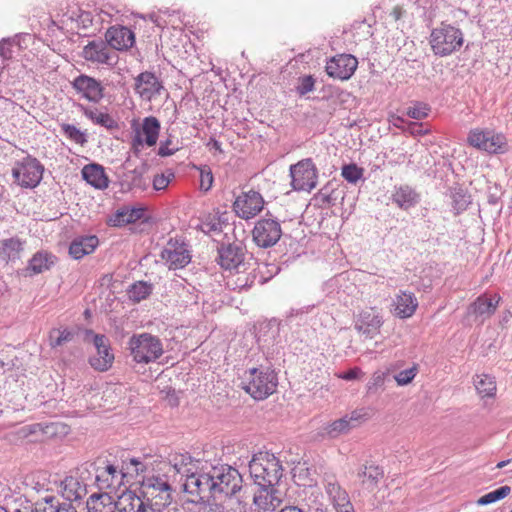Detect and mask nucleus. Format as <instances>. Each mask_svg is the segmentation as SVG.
I'll return each instance as SVG.
<instances>
[{"label": "nucleus", "instance_id": "13d9d810", "mask_svg": "<svg viewBox=\"0 0 512 512\" xmlns=\"http://www.w3.org/2000/svg\"><path fill=\"white\" fill-rule=\"evenodd\" d=\"M173 178L174 174L170 171L167 173L157 174L153 179V188L158 191L164 190Z\"/></svg>", "mask_w": 512, "mask_h": 512}, {"label": "nucleus", "instance_id": "bf43d9fd", "mask_svg": "<svg viewBox=\"0 0 512 512\" xmlns=\"http://www.w3.org/2000/svg\"><path fill=\"white\" fill-rule=\"evenodd\" d=\"M315 80L311 75L304 76L299 79L296 91L299 95H305L314 90Z\"/></svg>", "mask_w": 512, "mask_h": 512}, {"label": "nucleus", "instance_id": "6ab92c4d", "mask_svg": "<svg viewBox=\"0 0 512 512\" xmlns=\"http://www.w3.org/2000/svg\"><path fill=\"white\" fill-rule=\"evenodd\" d=\"M383 324L381 314L375 308L362 310L355 321V329L366 338H374Z\"/></svg>", "mask_w": 512, "mask_h": 512}, {"label": "nucleus", "instance_id": "aec40b11", "mask_svg": "<svg viewBox=\"0 0 512 512\" xmlns=\"http://www.w3.org/2000/svg\"><path fill=\"white\" fill-rule=\"evenodd\" d=\"M500 300L501 297L498 294L484 293L467 307L466 314L468 317L474 316L484 321L495 313Z\"/></svg>", "mask_w": 512, "mask_h": 512}, {"label": "nucleus", "instance_id": "412c9836", "mask_svg": "<svg viewBox=\"0 0 512 512\" xmlns=\"http://www.w3.org/2000/svg\"><path fill=\"white\" fill-rule=\"evenodd\" d=\"M277 485L258 486L253 497V503L259 510L275 511L283 502L284 494Z\"/></svg>", "mask_w": 512, "mask_h": 512}, {"label": "nucleus", "instance_id": "7c9ffc66", "mask_svg": "<svg viewBox=\"0 0 512 512\" xmlns=\"http://www.w3.org/2000/svg\"><path fill=\"white\" fill-rule=\"evenodd\" d=\"M57 257L52 253L41 250L36 252L29 260L26 271L29 275L41 274L50 270L56 263Z\"/></svg>", "mask_w": 512, "mask_h": 512}, {"label": "nucleus", "instance_id": "ea45409f", "mask_svg": "<svg viewBox=\"0 0 512 512\" xmlns=\"http://www.w3.org/2000/svg\"><path fill=\"white\" fill-rule=\"evenodd\" d=\"M392 199L401 209L406 210L418 203V194L409 186H400L396 188Z\"/></svg>", "mask_w": 512, "mask_h": 512}, {"label": "nucleus", "instance_id": "a211bd4d", "mask_svg": "<svg viewBox=\"0 0 512 512\" xmlns=\"http://www.w3.org/2000/svg\"><path fill=\"white\" fill-rule=\"evenodd\" d=\"M71 505H61L57 497L46 495L37 502L32 503L27 499H19L15 512H68Z\"/></svg>", "mask_w": 512, "mask_h": 512}, {"label": "nucleus", "instance_id": "79ce46f5", "mask_svg": "<svg viewBox=\"0 0 512 512\" xmlns=\"http://www.w3.org/2000/svg\"><path fill=\"white\" fill-rule=\"evenodd\" d=\"M62 426L59 423H33L31 424V436L33 441H40L44 437H54Z\"/></svg>", "mask_w": 512, "mask_h": 512}, {"label": "nucleus", "instance_id": "37998d69", "mask_svg": "<svg viewBox=\"0 0 512 512\" xmlns=\"http://www.w3.org/2000/svg\"><path fill=\"white\" fill-rule=\"evenodd\" d=\"M475 388L482 397H492L496 392L494 377L486 374L477 375L474 380Z\"/></svg>", "mask_w": 512, "mask_h": 512}, {"label": "nucleus", "instance_id": "c9c22d12", "mask_svg": "<svg viewBox=\"0 0 512 512\" xmlns=\"http://www.w3.org/2000/svg\"><path fill=\"white\" fill-rule=\"evenodd\" d=\"M98 238L96 236H82L75 238L69 247V254L74 259H81L87 254L92 253L98 246Z\"/></svg>", "mask_w": 512, "mask_h": 512}, {"label": "nucleus", "instance_id": "774afa93", "mask_svg": "<svg viewBox=\"0 0 512 512\" xmlns=\"http://www.w3.org/2000/svg\"><path fill=\"white\" fill-rule=\"evenodd\" d=\"M361 371L357 368L355 369H351L347 372H345L341 378L345 379V380H354L358 377V374L360 373Z\"/></svg>", "mask_w": 512, "mask_h": 512}, {"label": "nucleus", "instance_id": "dca6fc26", "mask_svg": "<svg viewBox=\"0 0 512 512\" xmlns=\"http://www.w3.org/2000/svg\"><path fill=\"white\" fill-rule=\"evenodd\" d=\"M358 66V60L351 54H338L330 58L325 70L327 74L339 80H348L352 77Z\"/></svg>", "mask_w": 512, "mask_h": 512}, {"label": "nucleus", "instance_id": "f03ea898", "mask_svg": "<svg viewBox=\"0 0 512 512\" xmlns=\"http://www.w3.org/2000/svg\"><path fill=\"white\" fill-rule=\"evenodd\" d=\"M140 492L149 508L148 512H182L172 502V488L162 477H147L143 479Z\"/></svg>", "mask_w": 512, "mask_h": 512}, {"label": "nucleus", "instance_id": "3c124183", "mask_svg": "<svg viewBox=\"0 0 512 512\" xmlns=\"http://www.w3.org/2000/svg\"><path fill=\"white\" fill-rule=\"evenodd\" d=\"M60 127L62 133L71 141L81 145L87 142L85 133L80 131L76 126L63 123Z\"/></svg>", "mask_w": 512, "mask_h": 512}, {"label": "nucleus", "instance_id": "6e6552de", "mask_svg": "<svg viewBox=\"0 0 512 512\" xmlns=\"http://www.w3.org/2000/svg\"><path fill=\"white\" fill-rule=\"evenodd\" d=\"M369 413L364 409L354 410L342 418L329 422L321 427L320 435L324 438L336 439L347 435L353 429L358 427L363 421L367 420Z\"/></svg>", "mask_w": 512, "mask_h": 512}, {"label": "nucleus", "instance_id": "58836bf2", "mask_svg": "<svg viewBox=\"0 0 512 512\" xmlns=\"http://www.w3.org/2000/svg\"><path fill=\"white\" fill-rule=\"evenodd\" d=\"M144 208L124 206L117 210L111 220L114 226H123L140 220L144 215Z\"/></svg>", "mask_w": 512, "mask_h": 512}, {"label": "nucleus", "instance_id": "6e6d98bb", "mask_svg": "<svg viewBox=\"0 0 512 512\" xmlns=\"http://www.w3.org/2000/svg\"><path fill=\"white\" fill-rule=\"evenodd\" d=\"M77 18L74 19L73 16L70 17V21L76 24L77 29H87L90 26H93L95 18L93 17L91 12L78 10Z\"/></svg>", "mask_w": 512, "mask_h": 512}, {"label": "nucleus", "instance_id": "473e14b6", "mask_svg": "<svg viewBox=\"0 0 512 512\" xmlns=\"http://www.w3.org/2000/svg\"><path fill=\"white\" fill-rule=\"evenodd\" d=\"M60 493L70 502L78 501L87 494L86 484L76 477H66L60 484Z\"/></svg>", "mask_w": 512, "mask_h": 512}, {"label": "nucleus", "instance_id": "2f4dec72", "mask_svg": "<svg viewBox=\"0 0 512 512\" xmlns=\"http://www.w3.org/2000/svg\"><path fill=\"white\" fill-rule=\"evenodd\" d=\"M85 59L101 64L113 65L116 62L115 55H112L104 43H89L83 51Z\"/></svg>", "mask_w": 512, "mask_h": 512}, {"label": "nucleus", "instance_id": "b1692460", "mask_svg": "<svg viewBox=\"0 0 512 512\" xmlns=\"http://www.w3.org/2000/svg\"><path fill=\"white\" fill-rule=\"evenodd\" d=\"M245 249L240 244L232 243L218 249V262L226 270L238 269L243 265Z\"/></svg>", "mask_w": 512, "mask_h": 512}, {"label": "nucleus", "instance_id": "9d476101", "mask_svg": "<svg viewBox=\"0 0 512 512\" xmlns=\"http://www.w3.org/2000/svg\"><path fill=\"white\" fill-rule=\"evenodd\" d=\"M89 339L93 341L96 348V354L89 358V364L100 372L109 370L114 362V354L111 351L108 338L104 335L95 334L92 330H87L86 340Z\"/></svg>", "mask_w": 512, "mask_h": 512}, {"label": "nucleus", "instance_id": "603ef678", "mask_svg": "<svg viewBox=\"0 0 512 512\" xmlns=\"http://www.w3.org/2000/svg\"><path fill=\"white\" fill-rule=\"evenodd\" d=\"M342 177L349 183L355 184L363 176V169L355 164L344 165L341 171Z\"/></svg>", "mask_w": 512, "mask_h": 512}, {"label": "nucleus", "instance_id": "c03bdc74", "mask_svg": "<svg viewBox=\"0 0 512 512\" xmlns=\"http://www.w3.org/2000/svg\"><path fill=\"white\" fill-rule=\"evenodd\" d=\"M107 44L115 50H126L135 43V34H105Z\"/></svg>", "mask_w": 512, "mask_h": 512}, {"label": "nucleus", "instance_id": "2eb2a0df", "mask_svg": "<svg viewBox=\"0 0 512 512\" xmlns=\"http://www.w3.org/2000/svg\"><path fill=\"white\" fill-rule=\"evenodd\" d=\"M324 489L336 512H355L347 491L334 475L324 476Z\"/></svg>", "mask_w": 512, "mask_h": 512}, {"label": "nucleus", "instance_id": "f704fd0d", "mask_svg": "<svg viewBox=\"0 0 512 512\" xmlns=\"http://www.w3.org/2000/svg\"><path fill=\"white\" fill-rule=\"evenodd\" d=\"M117 512H148L142 493L128 491L121 495Z\"/></svg>", "mask_w": 512, "mask_h": 512}, {"label": "nucleus", "instance_id": "423d86ee", "mask_svg": "<svg viewBox=\"0 0 512 512\" xmlns=\"http://www.w3.org/2000/svg\"><path fill=\"white\" fill-rule=\"evenodd\" d=\"M128 344L133 360L137 363L154 362L163 354L161 340L149 333L133 335Z\"/></svg>", "mask_w": 512, "mask_h": 512}, {"label": "nucleus", "instance_id": "a19ab883", "mask_svg": "<svg viewBox=\"0 0 512 512\" xmlns=\"http://www.w3.org/2000/svg\"><path fill=\"white\" fill-rule=\"evenodd\" d=\"M76 333L69 327L53 328L49 332V346L53 349L66 345L73 341Z\"/></svg>", "mask_w": 512, "mask_h": 512}, {"label": "nucleus", "instance_id": "de8ad7c7", "mask_svg": "<svg viewBox=\"0 0 512 512\" xmlns=\"http://www.w3.org/2000/svg\"><path fill=\"white\" fill-rule=\"evenodd\" d=\"M83 112L87 118L98 125L109 129L115 126L114 120L107 113L99 112L97 109L89 108H83Z\"/></svg>", "mask_w": 512, "mask_h": 512}, {"label": "nucleus", "instance_id": "39448f33", "mask_svg": "<svg viewBox=\"0 0 512 512\" xmlns=\"http://www.w3.org/2000/svg\"><path fill=\"white\" fill-rule=\"evenodd\" d=\"M277 383L274 371L252 368L244 372L240 385L254 399L263 400L274 393Z\"/></svg>", "mask_w": 512, "mask_h": 512}, {"label": "nucleus", "instance_id": "20e7f679", "mask_svg": "<svg viewBox=\"0 0 512 512\" xmlns=\"http://www.w3.org/2000/svg\"><path fill=\"white\" fill-rule=\"evenodd\" d=\"M249 471L257 486L277 485L283 475L280 460L269 452L255 454L249 462Z\"/></svg>", "mask_w": 512, "mask_h": 512}, {"label": "nucleus", "instance_id": "f257e3e1", "mask_svg": "<svg viewBox=\"0 0 512 512\" xmlns=\"http://www.w3.org/2000/svg\"><path fill=\"white\" fill-rule=\"evenodd\" d=\"M199 461L189 455L173 458L172 468L183 481V490L191 495L208 494L214 499L237 495L243 487L239 471L229 465L210 466L206 471L198 472Z\"/></svg>", "mask_w": 512, "mask_h": 512}, {"label": "nucleus", "instance_id": "49530a36", "mask_svg": "<svg viewBox=\"0 0 512 512\" xmlns=\"http://www.w3.org/2000/svg\"><path fill=\"white\" fill-rule=\"evenodd\" d=\"M510 492H511V488L509 486H501V487L497 488L496 490L491 491V492L479 497L476 500V504L479 506H485V505L495 503V502L507 497L510 494Z\"/></svg>", "mask_w": 512, "mask_h": 512}, {"label": "nucleus", "instance_id": "393cba45", "mask_svg": "<svg viewBox=\"0 0 512 512\" xmlns=\"http://www.w3.org/2000/svg\"><path fill=\"white\" fill-rule=\"evenodd\" d=\"M72 84L77 92L91 102H99L103 97L101 83L92 77L80 75L74 79Z\"/></svg>", "mask_w": 512, "mask_h": 512}, {"label": "nucleus", "instance_id": "a878e982", "mask_svg": "<svg viewBox=\"0 0 512 512\" xmlns=\"http://www.w3.org/2000/svg\"><path fill=\"white\" fill-rule=\"evenodd\" d=\"M418 307V301L414 293L400 291L392 302V313L401 319L410 318Z\"/></svg>", "mask_w": 512, "mask_h": 512}, {"label": "nucleus", "instance_id": "f3484780", "mask_svg": "<svg viewBox=\"0 0 512 512\" xmlns=\"http://www.w3.org/2000/svg\"><path fill=\"white\" fill-rule=\"evenodd\" d=\"M264 200L260 193L250 190L239 195L233 203L235 213L242 219L248 220L263 209Z\"/></svg>", "mask_w": 512, "mask_h": 512}, {"label": "nucleus", "instance_id": "680f3d73", "mask_svg": "<svg viewBox=\"0 0 512 512\" xmlns=\"http://www.w3.org/2000/svg\"><path fill=\"white\" fill-rule=\"evenodd\" d=\"M213 184V175L210 169L203 168L200 170V188L208 191Z\"/></svg>", "mask_w": 512, "mask_h": 512}, {"label": "nucleus", "instance_id": "09e8293b", "mask_svg": "<svg viewBox=\"0 0 512 512\" xmlns=\"http://www.w3.org/2000/svg\"><path fill=\"white\" fill-rule=\"evenodd\" d=\"M152 292V287L146 282H137L129 289V298L133 301L140 302L147 298Z\"/></svg>", "mask_w": 512, "mask_h": 512}, {"label": "nucleus", "instance_id": "4d7b16f0", "mask_svg": "<svg viewBox=\"0 0 512 512\" xmlns=\"http://www.w3.org/2000/svg\"><path fill=\"white\" fill-rule=\"evenodd\" d=\"M469 204V196H467L462 190H456L452 193V205L456 214L466 210Z\"/></svg>", "mask_w": 512, "mask_h": 512}, {"label": "nucleus", "instance_id": "f8f14e48", "mask_svg": "<svg viewBox=\"0 0 512 512\" xmlns=\"http://www.w3.org/2000/svg\"><path fill=\"white\" fill-rule=\"evenodd\" d=\"M291 185L298 191H311L317 183V170L311 159H304L290 167Z\"/></svg>", "mask_w": 512, "mask_h": 512}, {"label": "nucleus", "instance_id": "bb28decb", "mask_svg": "<svg viewBox=\"0 0 512 512\" xmlns=\"http://www.w3.org/2000/svg\"><path fill=\"white\" fill-rule=\"evenodd\" d=\"M430 44L436 55L446 56L460 48L463 38L456 34H431Z\"/></svg>", "mask_w": 512, "mask_h": 512}, {"label": "nucleus", "instance_id": "338daca9", "mask_svg": "<svg viewBox=\"0 0 512 512\" xmlns=\"http://www.w3.org/2000/svg\"><path fill=\"white\" fill-rule=\"evenodd\" d=\"M214 215H216V220L220 224L222 230L223 226H226L229 222V214L227 212H217Z\"/></svg>", "mask_w": 512, "mask_h": 512}, {"label": "nucleus", "instance_id": "ddd939ff", "mask_svg": "<svg viewBox=\"0 0 512 512\" xmlns=\"http://www.w3.org/2000/svg\"><path fill=\"white\" fill-rule=\"evenodd\" d=\"M160 129L161 125L156 117H145L142 124L134 128L135 135L132 139L133 151L138 153L144 144L148 147L156 145Z\"/></svg>", "mask_w": 512, "mask_h": 512}, {"label": "nucleus", "instance_id": "9b49d317", "mask_svg": "<svg viewBox=\"0 0 512 512\" xmlns=\"http://www.w3.org/2000/svg\"><path fill=\"white\" fill-rule=\"evenodd\" d=\"M468 143L488 153L503 152L506 146V138L500 133L489 129H473L469 132Z\"/></svg>", "mask_w": 512, "mask_h": 512}, {"label": "nucleus", "instance_id": "72a5a7b5", "mask_svg": "<svg viewBox=\"0 0 512 512\" xmlns=\"http://www.w3.org/2000/svg\"><path fill=\"white\" fill-rule=\"evenodd\" d=\"M83 179L96 189L103 190L108 187L109 180L104 168L99 164H88L82 168Z\"/></svg>", "mask_w": 512, "mask_h": 512}, {"label": "nucleus", "instance_id": "e433bc0d", "mask_svg": "<svg viewBox=\"0 0 512 512\" xmlns=\"http://www.w3.org/2000/svg\"><path fill=\"white\" fill-rule=\"evenodd\" d=\"M147 21L144 15L131 14V16H126L121 23L108 26L105 32H134V30L148 29L146 25H143Z\"/></svg>", "mask_w": 512, "mask_h": 512}, {"label": "nucleus", "instance_id": "5fc2aeb1", "mask_svg": "<svg viewBox=\"0 0 512 512\" xmlns=\"http://www.w3.org/2000/svg\"><path fill=\"white\" fill-rule=\"evenodd\" d=\"M418 373V365L414 364L412 367L402 370L394 375V379L399 386L408 385L413 381Z\"/></svg>", "mask_w": 512, "mask_h": 512}, {"label": "nucleus", "instance_id": "4be33fe9", "mask_svg": "<svg viewBox=\"0 0 512 512\" xmlns=\"http://www.w3.org/2000/svg\"><path fill=\"white\" fill-rule=\"evenodd\" d=\"M162 259L170 269L185 267L191 260L190 253L185 244L169 241L161 253Z\"/></svg>", "mask_w": 512, "mask_h": 512}, {"label": "nucleus", "instance_id": "c756f323", "mask_svg": "<svg viewBox=\"0 0 512 512\" xmlns=\"http://www.w3.org/2000/svg\"><path fill=\"white\" fill-rule=\"evenodd\" d=\"M26 242L19 237L0 240V260L4 263L15 262L21 258Z\"/></svg>", "mask_w": 512, "mask_h": 512}, {"label": "nucleus", "instance_id": "1a4fd4ad", "mask_svg": "<svg viewBox=\"0 0 512 512\" xmlns=\"http://www.w3.org/2000/svg\"><path fill=\"white\" fill-rule=\"evenodd\" d=\"M281 235L282 229L279 221L270 217L259 219L252 230L253 241L260 248L274 246L280 240Z\"/></svg>", "mask_w": 512, "mask_h": 512}, {"label": "nucleus", "instance_id": "a18cd8bd", "mask_svg": "<svg viewBox=\"0 0 512 512\" xmlns=\"http://www.w3.org/2000/svg\"><path fill=\"white\" fill-rule=\"evenodd\" d=\"M14 48H22V42L19 34L3 38L0 41V56L4 59H10L13 55Z\"/></svg>", "mask_w": 512, "mask_h": 512}, {"label": "nucleus", "instance_id": "69168bd1", "mask_svg": "<svg viewBox=\"0 0 512 512\" xmlns=\"http://www.w3.org/2000/svg\"><path fill=\"white\" fill-rule=\"evenodd\" d=\"M404 130L409 131L412 135H422L427 133V131L422 129V124H418L416 122L407 123V127L404 128Z\"/></svg>", "mask_w": 512, "mask_h": 512}, {"label": "nucleus", "instance_id": "0e129e2a", "mask_svg": "<svg viewBox=\"0 0 512 512\" xmlns=\"http://www.w3.org/2000/svg\"><path fill=\"white\" fill-rule=\"evenodd\" d=\"M198 512H225V509L217 503H205L199 507Z\"/></svg>", "mask_w": 512, "mask_h": 512}, {"label": "nucleus", "instance_id": "4c0bfd02", "mask_svg": "<svg viewBox=\"0 0 512 512\" xmlns=\"http://www.w3.org/2000/svg\"><path fill=\"white\" fill-rule=\"evenodd\" d=\"M88 512H117L118 503L114 502L113 498L107 494H93L89 497Z\"/></svg>", "mask_w": 512, "mask_h": 512}, {"label": "nucleus", "instance_id": "c85d7f7f", "mask_svg": "<svg viewBox=\"0 0 512 512\" xmlns=\"http://www.w3.org/2000/svg\"><path fill=\"white\" fill-rule=\"evenodd\" d=\"M413 15L409 13L401 5H396L391 11L386 13L385 23L388 29L400 30L403 32L406 29H410L412 26Z\"/></svg>", "mask_w": 512, "mask_h": 512}, {"label": "nucleus", "instance_id": "e2e57ef3", "mask_svg": "<svg viewBox=\"0 0 512 512\" xmlns=\"http://www.w3.org/2000/svg\"><path fill=\"white\" fill-rule=\"evenodd\" d=\"M171 145H172V141L169 139L166 140L165 142L161 143L159 150H158V155H160L162 157H166V156H171L176 151H178V147H176V146L170 147Z\"/></svg>", "mask_w": 512, "mask_h": 512}, {"label": "nucleus", "instance_id": "052dcab7", "mask_svg": "<svg viewBox=\"0 0 512 512\" xmlns=\"http://www.w3.org/2000/svg\"><path fill=\"white\" fill-rule=\"evenodd\" d=\"M128 465L131 473L128 476L138 475L145 472L146 465L137 458H130L128 461H123L122 464Z\"/></svg>", "mask_w": 512, "mask_h": 512}, {"label": "nucleus", "instance_id": "8fccbe9b", "mask_svg": "<svg viewBox=\"0 0 512 512\" xmlns=\"http://www.w3.org/2000/svg\"><path fill=\"white\" fill-rule=\"evenodd\" d=\"M197 229H199L200 231H202L205 234L221 232V227H220V224L216 220V215L211 214V213L205 215L200 220V223L197 225Z\"/></svg>", "mask_w": 512, "mask_h": 512}, {"label": "nucleus", "instance_id": "4468645a", "mask_svg": "<svg viewBox=\"0 0 512 512\" xmlns=\"http://www.w3.org/2000/svg\"><path fill=\"white\" fill-rule=\"evenodd\" d=\"M134 91L143 100L151 102L164 91L162 81L152 72H141L134 78Z\"/></svg>", "mask_w": 512, "mask_h": 512}, {"label": "nucleus", "instance_id": "0eeeda50", "mask_svg": "<svg viewBox=\"0 0 512 512\" xmlns=\"http://www.w3.org/2000/svg\"><path fill=\"white\" fill-rule=\"evenodd\" d=\"M44 166L36 158L28 155L16 162L12 169L15 182L23 188H35L42 180Z\"/></svg>", "mask_w": 512, "mask_h": 512}, {"label": "nucleus", "instance_id": "cd10ccee", "mask_svg": "<svg viewBox=\"0 0 512 512\" xmlns=\"http://www.w3.org/2000/svg\"><path fill=\"white\" fill-rule=\"evenodd\" d=\"M384 477V471L377 465L365 464L357 472V479L362 489L373 492Z\"/></svg>", "mask_w": 512, "mask_h": 512}, {"label": "nucleus", "instance_id": "7ed1b4c3", "mask_svg": "<svg viewBox=\"0 0 512 512\" xmlns=\"http://www.w3.org/2000/svg\"><path fill=\"white\" fill-rule=\"evenodd\" d=\"M83 472L94 477V482L100 490L117 489L124 484V479L131 473L128 465L122 464L121 468L105 459H96L86 462Z\"/></svg>", "mask_w": 512, "mask_h": 512}, {"label": "nucleus", "instance_id": "864d4df0", "mask_svg": "<svg viewBox=\"0 0 512 512\" xmlns=\"http://www.w3.org/2000/svg\"><path fill=\"white\" fill-rule=\"evenodd\" d=\"M430 107L423 102H416L413 106L407 108L406 115L410 118L421 120L428 116Z\"/></svg>", "mask_w": 512, "mask_h": 512}, {"label": "nucleus", "instance_id": "5701e85b", "mask_svg": "<svg viewBox=\"0 0 512 512\" xmlns=\"http://www.w3.org/2000/svg\"><path fill=\"white\" fill-rule=\"evenodd\" d=\"M149 20L162 30L169 29L184 31L190 26V20L185 19V15L181 16L180 12L173 11L172 13L165 11L159 13H151L148 15Z\"/></svg>", "mask_w": 512, "mask_h": 512}]
</instances>
